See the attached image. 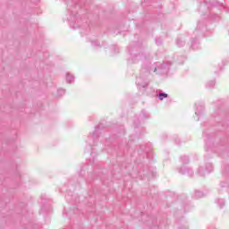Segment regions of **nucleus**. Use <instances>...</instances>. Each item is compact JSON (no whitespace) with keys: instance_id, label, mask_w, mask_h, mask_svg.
Wrapping results in <instances>:
<instances>
[{"instance_id":"nucleus-1","label":"nucleus","mask_w":229,"mask_h":229,"mask_svg":"<svg viewBox=\"0 0 229 229\" xmlns=\"http://www.w3.org/2000/svg\"><path fill=\"white\" fill-rule=\"evenodd\" d=\"M66 81L67 83H72V81H74V76L70 73H66Z\"/></svg>"},{"instance_id":"nucleus-2","label":"nucleus","mask_w":229,"mask_h":229,"mask_svg":"<svg viewBox=\"0 0 229 229\" xmlns=\"http://www.w3.org/2000/svg\"><path fill=\"white\" fill-rule=\"evenodd\" d=\"M165 98H167V93H159L158 99H160V101L165 99Z\"/></svg>"},{"instance_id":"nucleus-3","label":"nucleus","mask_w":229,"mask_h":229,"mask_svg":"<svg viewBox=\"0 0 229 229\" xmlns=\"http://www.w3.org/2000/svg\"><path fill=\"white\" fill-rule=\"evenodd\" d=\"M181 161L182 162V164H188L189 163V157H187V156H183L181 157Z\"/></svg>"},{"instance_id":"nucleus-4","label":"nucleus","mask_w":229,"mask_h":229,"mask_svg":"<svg viewBox=\"0 0 229 229\" xmlns=\"http://www.w3.org/2000/svg\"><path fill=\"white\" fill-rule=\"evenodd\" d=\"M213 169L214 168H213L212 165L208 164L207 168H206V171H207V173H212Z\"/></svg>"},{"instance_id":"nucleus-5","label":"nucleus","mask_w":229,"mask_h":229,"mask_svg":"<svg viewBox=\"0 0 229 229\" xmlns=\"http://www.w3.org/2000/svg\"><path fill=\"white\" fill-rule=\"evenodd\" d=\"M195 198H203V193L201 191H196Z\"/></svg>"},{"instance_id":"nucleus-6","label":"nucleus","mask_w":229,"mask_h":229,"mask_svg":"<svg viewBox=\"0 0 229 229\" xmlns=\"http://www.w3.org/2000/svg\"><path fill=\"white\" fill-rule=\"evenodd\" d=\"M215 85H216V82L211 81V82L208 83L207 87H208V89H212V87H214Z\"/></svg>"},{"instance_id":"nucleus-7","label":"nucleus","mask_w":229,"mask_h":229,"mask_svg":"<svg viewBox=\"0 0 229 229\" xmlns=\"http://www.w3.org/2000/svg\"><path fill=\"white\" fill-rule=\"evenodd\" d=\"M179 173H181V174H187V173H189V170L188 169H181L180 171H179Z\"/></svg>"},{"instance_id":"nucleus-8","label":"nucleus","mask_w":229,"mask_h":229,"mask_svg":"<svg viewBox=\"0 0 229 229\" xmlns=\"http://www.w3.org/2000/svg\"><path fill=\"white\" fill-rule=\"evenodd\" d=\"M58 94H60V96H62V95L65 94V90H64V89H59V90H58Z\"/></svg>"},{"instance_id":"nucleus-9","label":"nucleus","mask_w":229,"mask_h":229,"mask_svg":"<svg viewBox=\"0 0 229 229\" xmlns=\"http://www.w3.org/2000/svg\"><path fill=\"white\" fill-rule=\"evenodd\" d=\"M195 114H196V115H199V111L196 110Z\"/></svg>"},{"instance_id":"nucleus-10","label":"nucleus","mask_w":229,"mask_h":229,"mask_svg":"<svg viewBox=\"0 0 229 229\" xmlns=\"http://www.w3.org/2000/svg\"><path fill=\"white\" fill-rule=\"evenodd\" d=\"M156 43H157V45H160V42H158V41H156Z\"/></svg>"},{"instance_id":"nucleus-11","label":"nucleus","mask_w":229,"mask_h":229,"mask_svg":"<svg viewBox=\"0 0 229 229\" xmlns=\"http://www.w3.org/2000/svg\"><path fill=\"white\" fill-rule=\"evenodd\" d=\"M177 44L180 46V41H177Z\"/></svg>"},{"instance_id":"nucleus-12","label":"nucleus","mask_w":229,"mask_h":229,"mask_svg":"<svg viewBox=\"0 0 229 229\" xmlns=\"http://www.w3.org/2000/svg\"><path fill=\"white\" fill-rule=\"evenodd\" d=\"M200 110H203V106H200Z\"/></svg>"},{"instance_id":"nucleus-13","label":"nucleus","mask_w":229,"mask_h":229,"mask_svg":"<svg viewBox=\"0 0 229 229\" xmlns=\"http://www.w3.org/2000/svg\"><path fill=\"white\" fill-rule=\"evenodd\" d=\"M199 173H200V174H201V168H199Z\"/></svg>"},{"instance_id":"nucleus-14","label":"nucleus","mask_w":229,"mask_h":229,"mask_svg":"<svg viewBox=\"0 0 229 229\" xmlns=\"http://www.w3.org/2000/svg\"><path fill=\"white\" fill-rule=\"evenodd\" d=\"M156 71H157V68H155L154 72H156Z\"/></svg>"}]
</instances>
